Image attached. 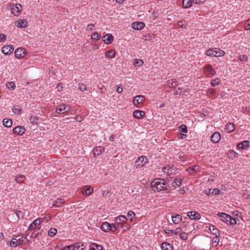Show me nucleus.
I'll return each mask as SVG.
<instances>
[{
	"instance_id": "nucleus-1",
	"label": "nucleus",
	"mask_w": 250,
	"mask_h": 250,
	"mask_svg": "<svg viewBox=\"0 0 250 250\" xmlns=\"http://www.w3.org/2000/svg\"><path fill=\"white\" fill-rule=\"evenodd\" d=\"M151 187L153 190H157L158 192L165 191L166 193H169L170 191V186L168 185L164 179H155L151 183Z\"/></svg>"
},
{
	"instance_id": "nucleus-2",
	"label": "nucleus",
	"mask_w": 250,
	"mask_h": 250,
	"mask_svg": "<svg viewBox=\"0 0 250 250\" xmlns=\"http://www.w3.org/2000/svg\"><path fill=\"white\" fill-rule=\"evenodd\" d=\"M218 216L220 217L221 220L231 225H234L237 223L235 218L232 217L230 215L224 212H219L218 214Z\"/></svg>"
},
{
	"instance_id": "nucleus-3",
	"label": "nucleus",
	"mask_w": 250,
	"mask_h": 250,
	"mask_svg": "<svg viewBox=\"0 0 250 250\" xmlns=\"http://www.w3.org/2000/svg\"><path fill=\"white\" fill-rule=\"evenodd\" d=\"M147 162V159L146 156H142L139 157L135 162V167L136 168H140L145 165Z\"/></svg>"
},
{
	"instance_id": "nucleus-4",
	"label": "nucleus",
	"mask_w": 250,
	"mask_h": 250,
	"mask_svg": "<svg viewBox=\"0 0 250 250\" xmlns=\"http://www.w3.org/2000/svg\"><path fill=\"white\" fill-rule=\"evenodd\" d=\"M70 109L67 108V106L66 104H62L58 105L56 109V112L58 113L64 114L69 112Z\"/></svg>"
},
{
	"instance_id": "nucleus-5",
	"label": "nucleus",
	"mask_w": 250,
	"mask_h": 250,
	"mask_svg": "<svg viewBox=\"0 0 250 250\" xmlns=\"http://www.w3.org/2000/svg\"><path fill=\"white\" fill-rule=\"evenodd\" d=\"M13 50L14 47L12 45H5L1 48L2 52L6 55H10L13 52Z\"/></svg>"
},
{
	"instance_id": "nucleus-6",
	"label": "nucleus",
	"mask_w": 250,
	"mask_h": 250,
	"mask_svg": "<svg viewBox=\"0 0 250 250\" xmlns=\"http://www.w3.org/2000/svg\"><path fill=\"white\" fill-rule=\"evenodd\" d=\"M43 222V219L42 218H38L35 219L28 227V230H31L34 229L35 227L39 226Z\"/></svg>"
},
{
	"instance_id": "nucleus-7",
	"label": "nucleus",
	"mask_w": 250,
	"mask_h": 250,
	"mask_svg": "<svg viewBox=\"0 0 250 250\" xmlns=\"http://www.w3.org/2000/svg\"><path fill=\"white\" fill-rule=\"evenodd\" d=\"M187 215L190 219L195 220H199L201 218L200 214L198 212L195 211H188Z\"/></svg>"
},
{
	"instance_id": "nucleus-8",
	"label": "nucleus",
	"mask_w": 250,
	"mask_h": 250,
	"mask_svg": "<svg viewBox=\"0 0 250 250\" xmlns=\"http://www.w3.org/2000/svg\"><path fill=\"white\" fill-rule=\"evenodd\" d=\"M145 26V24L141 21L139 22H134L131 24V27L134 29L137 30H141L144 28Z\"/></svg>"
},
{
	"instance_id": "nucleus-9",
	"label": "nucleus",
	"mask_w": 250,
	"mask_h": 250,
	"mask_svg": "<svg viewBox=\"0 0 250 250\" xmlns=\"http://www.w3.org/2000/svg\"><path fill=\"white\" fill-rule=\"evenodd\" d=\"M25 129L23 126H17L13 129V132L15 134L22 135L25 132Z\"/></svg>"
},
{
	"instance_id": "nucleus-10",
	"label": "nucleus",
	"mask_w": 250,
	"mask_h": 250,
	"mask_svg": "<svg viewBox=\"0 0 250 250\" xmlns=\"http://www.w3.org/2000/svg\"><path fill=\"white\" fill-rule=\"evenodd\" d=\"M204 71L208 75L213 76L215 74V70L212 68L210 64H207L204 68Z\"/></svg>"
},
{
	"instance_id": "nucleus-11",
	"label": "nucleus",
	"mask_w": 250,
	"mask_h": 250,
	"mask_svg": "<svg viewBox=\"0 0 250 250\" xmlns=\"http://www.w3.org/2000/svg\"><path fill=\"white\" fill-rule=\"evenodd\" d=\"M103 39L105 44H109L113 41L114 37L110 34H106L103 37Z\"/></svg>"
},
{
	"instance_id": "nucleus-12",
	"label": "nucleus",
	"mask_w": 250,
	"mask_h": 250,
	"mask_svg": "<svg viewBox=\"0 0 250 250\" xmlns=\"http://www.w3.org/2000/svg\"><path fill=\"white\" fill-rule=\"evenodd\" d=\"M25 54V50L23 48L16 49L15 51V55L18 58H22Z\"/></svg>"
},
{
	"instance_id": "nucleus-13",
	"label": "nucleus",
	"mask_w": 250,
	"mask_h": 250,
	"mask_svg": "<svg viewBox=\"0 0 250 250\" xmlns=\"http://www.w3.org/2000/svg\"><path fill=\"white\" fill-rule=\"evenodd\" d=\"M145 98L142 95H137L133 99V104L137 106L138 104H142L145 101Z\"/></svg>"
},
{
	"instance_id": "nucleus-14",
	"label": "nucleus",
	"mask_w": 250,
	"mask_h": 250,
	"mask_svg": "<svg viewBox=\"0 0 250 250\" xmlns=\"http://www.w3.org/2000/svg\"><path fill=\"white\" fill-rule=\"evenodd\" d=\"M22 5L20 4H16L15 6L12 8L11 12L15 16L18 15V13L21 11Z\"/></svg>"
},
{
	"instance_id": "nucleus-15",
	"label": "nucleus",
	"mask_w": 250,
	"mask_h": 250,
	"mask_svg": "<svg viewBox=\"0 0 250 250\" xmlns=\"http://www.w3.org/2000/svg\"><path fill=\"white\" fill-rule=\"evenodd\" d=\"M15 24L17 27L21 28H25L28 26L27 22L25 19L17 21L15 22Z\"/></svg>"
},
{
	"instance_id": "nucleus-16",
	"label": "nucleus",
	"mask_w": 250,
	"mask_h": 250,
	"mask_svg": "<svg viewBox=\"0 0 250 250\" xmlns=\"http://www.w3.org/2000/svg\"><path fill=\"white\" fill-rule=\"evenodd\" d=\"M104 146L95 147L92 150L93 155L95 157L100 155L102 153L104 152Z\"/></svg>"
},
{
	"instance_id": "nucleus-17",
	"label": "nucleus",
	"mask_w": 250,
	"mask_h": 250,
	"mask_svg": "<svg viewBox=\"0 0 250 250\" xmlns=\"http://www.w3.org/2000/svg\"><path fill=\"white\" fill-rule=\"evenodd\" d=\"M163 170L164 172L166 173L168 175L173 174L175 171V168L172 167H170L169 165H167L163 167Z\"/></svg>"
},
{
	"instance_id": "nucleus-18",
	"label": "nucleus",
	"mask_w": 250,
	"mask_h": 250,
	"mask_svg": "<svg viewBox=\"0 0 250 250\" xmlns=\"http://www.w3.org/2000/svg\"><path fill=\"white\" fill-rule=\"evenodd\" d=\"M221 139V134L218 132H214L211 136V141L214 143H217L219 142Z\"/></svg>"
},
{
	"instance_id": "nucleus-19",
	"label": "nucleus",
	"mask_w": 250,
	"mask_h": 250,
	"mask_svg": "<svg viewBox=\"0 0 250 250\" xmlns=\"http://www.w3.org/2000/svg\"><path fill=\"white\" fill-rule=\"evenodd\" d=\"M250 145L249 141H244L241 143H238L237 145V147L240 149L244 150L246 148L248 147Z\"/></svg>"
},
{
	"instance_id": "nucleus-20",
	"label": "nucleus",
	"mask_w": 250,
	"mask_h": 250,
	"mask_svg": "<svg viewBox=\"0 0 250 250\" xmlns=\"http://www.w3.org/2000/svg\"><path fill=\"white\" fill-rule=\"evenodd\" d=\"M161 248L162 250H173V249L172 245L167 242H163Z\"/></svg>"
},
{
	"instance_id": "nucleus-21",
	"label": "nucleus",
	"mask_w": 250,
	"mask_h": 250,
	"mask_svg": "<svg viewBox=\"0 0 250 250\" xmlns=\"http://www.w3.org/2000/svg\"><path fill=\"white\" fill-rule=\"evenodd\" d=\"M145 115V112L142 110H136L133 112V116L136 119H141L144 117Z\"/></svg>"
},
{
	"instance_id": "nucleus-22",
	"label": "nucleus",
	"mask_w": 250,
	"mask_h": 250,
	"mask_svg": "<svg viewBox=\"0 0 250 250\" xmlns=\"http://www.w3.org/2000/svg\"><path fill=\"white\" fill-rule=\"evenodd\" d=\"M110 225V224L107 222H104L101 226V229L104 232L110 231L111 228Z\"/></svg>"
},
{
	"instance_id": "nucleus-23",
	"label": "nucleus",
	"mask_w": 250,
	"mask_h": 250,
	"mask_svg": "<svg viewBox=\"0 0 250 250\" xmlns=\"http://www.w3.org/2000/svg\"><path fill=\"white\" fill-rule=\"evenodd\" d=\"M64 202L63 198H58L53 202L52 206L54 207H60Z\"/></svg>"
},
{
	"instance_id": "nucleus-24",
	"label": "nucleus",
	"mask_w": 250,
	"mask_h": 250,
	"mask_svg": "<svg viewBox=\"0 0 250 250\" xmlns=\"http://www.w3.org/2000/svg\"><path fill=\"white\" fill-rule=\"evenodd\" d=\"M209 229L211 232L215 236L220 235L219 229L213 225H210Z\"/></svg>"
},
{
	"instance_id": "nucleus-25",
	"label": "nucleus",
	"mask_w": 250,
	"mask_h": 250,
	"mask_svg": "<svg viewBox=\"0 0 250 250\" xmlns=\"http://www.w3.org/2000/svg\"><path fill=\"white\" fill-rule=\"evenodd\" d=\"M3 125L7 127H10L12 125L13 121L10 119L5 118L2 121Z\"/></svg>"
},
{
	"instance_id": "nucleus-26",
	"label": "nucleus",
	"mask_w": 250,
	"mask_h": 250,
	"mask_svg": "<svg viewBox=\"0 0 250 250\" xmlns=\"http://www.w3.org/2000/svg\"><path fill=\"white\" fill-rule=\"evenodd\" d=\"M182 220V216L180 214H176L175 216H172V220L175 224H178L181 222Z\"/></svg>"
},
{
	"instance_id": "nucleus-27",
	"label": "nucleus",
	"mask_w": 250,
	"mask_h": 250,
	"mask_svg": "<svg viewBox=\"0 0 250 250\" xmlns=\"http://www.w3.org/2000/svg\"><path fill=\"white\" fill-rule=\"evenodd\" d=\"M214 48L215 50V51H214V52L215 54V56L216 57H222V56H223L225 55V53L223 50H221L220 48Z\"/></svg>"
},
{
	"instance_id": "nucleus-28",
	"label": "nucleus",
	"mask_w": 250,
	"mask_h": 250,
	"mask_svg": "<svg viewBox=\"0 0 250 250\" xmlns=\"http://www.w3.org/2000/svg\"><path fill=\"white\" fill-rule=\"evenodd\" d=\"M127 217L125 215H120L115 219V222L118 224V223L125 222L127 221Z\"/></svg>"
},
{
	"instance_id": "nucleus-29",
	"label": "nucleus",
	"mask_w": 250,
	"mask_h": 250,
	"mask_svg": "<svg viewBox=\"0 0 250 250\" xmlns=\"http://www.w3.org/2000/svg\"><path fill=\"white\" fill-rule=\"evenodd\" d=\"M235 128V125L233 123H229L227 124L225 129L228 132H232Z\"/></svg>"
},
{
	"instance_id": "nucleus-30",
	"label": "nucleus",
	"mask_w": 250,
	"mask_h": 250,
	"mask_svg": "<svg viewBox=\"0 0 250 250\" xmlns=\"http://www.w3.org/2000/svg\"><path fill=\"white\" fill-rule=\"evenodd\" d=\"M118 227H121L123 229L124 231H126L130 228V225L126 223V222L123 223L120 222V223L118 224Z\"/></svg>"
},
{
	"instance_id": "nucleus-31",
	"label": "nucleus",
	"mask_w": 250,
	"mask_h": 250,
	"mask_svg": "<svg viewBox=\"0 0 250 250\" xmlns=\"http://www.w3.org/2000/svg\"><path fill=\"white\" fill-rule=\"evenodd\" d=\"M191 0H183L182 5L184 8H188L192 5Z\"/></svg>"
},
{
	"instance_id": "nucleus-32",
	"label": "nucleus",
	"mask_w": 250,
	"mask_h": 250,
	"mask_svg": "<svg viewBox=\"0 0 250 250\" xmlns=\"http://www.w3.org/2000/svg\"><path fill=\"white\" fill-rule=\"evenodd\" d=\"M182 182V179L176 178L172 183V186L174 187V189L176 188V186L180 187Z\"/></svg>"
},
{
	"instance_id": "nucleus-33",
	"label": "nucleus",
	"mask_w": 250,
	"mask_h": 250,
	"mask_svg": "<svg viewBox=\"0 0 250 250\" xmlns=\"http://www.w3.org/2000/svg\"><path fill=\"white\" fill-rule=\"evenodd\" d=\"M115 51L114 50H110L106 51L105 53V56L106 58L112 59L115 57Z\"/></svg>"
},
{
	"instance_id": "nucleus-34",
	"label": "nucleus",
	"mask_w": 250,
	"mask_h": 250,
	"mask_svg": "<svg viewBox=\"0 0 250 250\" xmlns=\"http://www.w3.org/2000/svg\"><path fill=\"white\" fill-rule=\"evenodd\" d=\"M167 85L170 87H175L178 84L176 79H172L167 81Z\"/></svg>"
},
{
	"instance_id": "nucleus-35",
	"label": "nucleus",
	"mask_w": 250,
	"mask_h": 250,
	"mask_svg": "<svg viewBox=\"0 0 250 250\" xmlns=\"http://www.w3.org/2000/svg\"><path fill=\"white\" fill-rule=\"evenodd\" d=\"M186 170L187 172H188L189 173H190V174H192V173H190V171L195 172V171H199L200 170H199V167H197L196 166H193L190 167H188L186 169Z\"/></svg>"
},
{
	"instance_id": "nucleus-36",
	"label": "nucleus",
	"mask_w": 250,
	"mask_h": 250,
	"mask_svg": "<svg viewBox=\"0 0 250 250\" xmlns=\"http://www.w3.org/2000/svg\"><path fill=\"white\" fill-rule=\"evenodd\" d=\"M12 110L13 112H14L15 114H21L22 113V110L20 108V106L19 105H15L14 106Z\"/></svg>"
},
{
	"instance_id": "nucleus-37",
	"label": "nucleus",
	"mask_w": 250,
	"mask_h": 250,
	"mask_svg": "<svg viewBox=\"0 0 250 250\" xmlns=\"http://www.w3.org/2000/svg\"><path fill=\"white\" fill-rule=\"evenodd\" d=\"M83 246V243L81 242L76 243L75 245L73 246V250H83V248H81Z\"/></svg>"
},
{
	"instance_id": "nucleus-38",
	"label": "nucleus",
	"mask_w": 250,
	"mask_h": 250,
	"mask_svg": "<svg viewBox=\"0 0 250 250\" xmlns=\"http://www.w3.org/2000/svg\"><path fill=\"white\" fill-rule=\"evenodd\" d=\"M178 130L179 131L183 133H187L188 129L187 127L185 125H181L178 127Z\"/></svg>"
},
{
	"instance_id": "nucleus-39",
	"label": "nucleus",
	"mask_w": 250,
	"mask_h": 250,
	"mask_svg": "<svg viewBox=\"0 0 250 250\" xmlns=\"http://www.w3.org/2000/svg\"><path fill=\"white\" fill-rule=\"evenodd\" d=\"M214 51H215L214 48L208 49L206 52V55L208 56L215 57Z\"/></svg>"
},
{
	"instance_id": "nucleus-40",
	"label": "nucleus",
	"mask_w": 250,
	"mask_h": 250,
	"mask_svg": "<svg viewBox=\"0 0 250 250\" xmlns=\"http://www.w3.org/2000/svg\"><path fill=\"white\" fill-rule=\"evenodd\" d=\"M29 120L31 124L33 125H38V118L37 117L31 116Z\"/></svg>"
},
{
	"instance_id": "nucleus-41",
	"label": "nucleus",
	"mask_w": 250,
	"mask_h": 250,
	"mask_svg": "<svg viewBox=\"0 0 250 250\" xmlns=\"http://www.w3.org/2000/svg\"><path fill=\"white\" fill-rule=\"evenodd\" d=\"M6 86L8 89H11L12 90L15 89L16 87L15 83L13 82H8L6 84Z\"/></svg>"
},
{
	"instance_id": "nucleus-42",
	"label": "nucleus",
	"mask_w": 250,
	"mask_h": 250,
	"mask_svg": "<svg viewBox=\"0 0 250 250\" xmlns=\"http://www.w3.org/2000/svg\"><path fill=\"white\" fill-rule=\"evenodd\" d=\"M57 232V230L55 228H51L49 229V230L48 232V234L50 236H54L56 234Z\"/></svg>"
},
{
	"instance_id": "nucleus-43",
	"label": "nucleus",
	"mask_w": 250,
	"mask_h": 250,
	"mask_svg": "<svg viewBox=\"0 0 250 250\" xmlns=\"http://www.w3.org/2000/svg\"><path fill=\"white\" fill-rule=\"evenodd\" d=\"M220 194V191L217 188H214L213 189H209L208 194H212L214 195H219Z\"/></svg>"
},
{
	"instance_id": "nucleus-44",
	"label": "nucleus",
	"mask_w": 250,
	"mask_h": 250,
	"mask_svg": "<svg viewBox=\"0 0 250 250\" xmlns=\"http://www.w3.org/2000/svg\"><path fill=\"white\" fill-rule=\"evenodd\" d=\"M229 158H231V159L235 158L237 155V153H236L234 150H229L228 153Z\"/></svg>"
},
{
	"instance_id": "nucleus-45",
	"label": "nucleus",
	"mask_w": 250,
	"mask_h": 250,
	"mask_svg": "<svg viewBox=\"0 0 250 250\" xmlns=\"http://www.w3.org/2000/svg\"><path fill=\"white\" fill-rule=\"evenodd\" d=\"M79 89L82 92L87 90V86L85 84L80 83L79 84Z\"/></svg>"
},
{
	"instance_id": "nucleus-46",
	"label": "nucleus",
	"mask_w": 250,
	"mask_h": 250,
	"mask_svg": "<svg viewBox=\"0 0 250 250\" xmlns=\"http://www.w3.org/2000/svg\"><path fill=\"white\" fill-rule=\"evenodd\" d=\"M220 83L219 79L218 78L214 79L211 80V84L212 86H215Z\"/></svg>"
},
{
	"instance_id": "nucleus-47",
	"label": "nucleus",
	"mask_w": 250,
	"mask_h": 250,
	"mask_svg": "<svg viewBox=\"0 0 250 250\" xmlns=\"http://www.w3.org/2000/svg\"><path fill=\"white\" fill-rule=\"evenodd\" d=\"M93 189L91 188H87L84 191H83V194L88 195L93 192Z\"/></svg>"
},
{
	"instance_id": "nucleus-48",
	"label": "nucleus",
	"mask_w": 250,
	"mask_h": 250,
	"mask_svg": "<svg viewBox=\"0 0 250 250\" xmlns=\"http://www.w3.org/2000/svg\"><path fill=\"white\" fill-rule=\"evenodd\" d=\"M219 236H215V237L212 239V243L215 244L214 246L216 247L218 245L219 242Z\"/></svg>"
},
{
	"instance_id": "nucleus-49",
	"label": "nucleus",
	"mask_w": 250,
	"mask_h": 250,
	"mask_svg": "<svg viewBox=\"0 0 250 250\" xmlns=\"http://www.w3.org/2000/svg\"><path fill=\"white\" fill-rule=\"evenodd\" d=\"M42 235L41 232H39L37 231V230H36L34 231V232L32 233V234L30 236V237L33 238H35L38 237L39 235Z\"/></svg>"
},
{
	"instance_id": "nucleus-50",
	"label": "nucleus",
	"mask_w": 250,
	"mask_h": 250,
	"mask_svg": "<svg viewBox=\"0 0 250 250\" xmlns=\"http://www.w3.org/2000/svg\"><path fill=\"white\" fill-rule=\"evenodd\" d=\"M179 237L181 239L186 240L188 239V233L185 232L180 233L179 234Z\"/></svg>"
},
{
	"instance_id": "nucleus-51",
	"label": "nucleus",
	"mask_w": 250,
	"mask_h": 250,
	"mask_svg": "<svg viewBox=\"0 0 250 250\" xmlns=\"http://www.w3.org/2000/svg\"><path fill=\"white\" fill-rule=\"evenodd\" d=\"M91 36L92 39L94 40L95 41L98 40L99 38L101 37L100 35L96 32L93 33Z\"/></svg>"
},
{
	"instance_id": "nucleus-52",
	"label": "nucleus",
	"mask_w": 250,
	"mask_h": 250,
	"mask_svg": "<svg viewBox=\"0 0 250 250\" xmlns=\"http://www.w3.org/2000/svg\"><path fill=\"white\" fill-rule=\"evenodd\" d=\"M127 216L130 218V220L131 221H133V218L135 216V214L134 212L132 210H129L127 212Z\"/></svg>"
},
{
	"instance_id": "nucleus-53",
	"label": "nucleus",
	"mask_w": 250,
	"mask_h": 250,
	"mask_svg": "<svg viewBox=\"0 0 250 250\" xmlns=\"http://www.w3.org/2000/svg\"><path fill=\"white\" fill-rule=\"evenodd\" d=\"M25 176L21 175L19 177H17V179H16V180L17 182L21 183L23 182V181L25 180Z\"/></svg>"
},
{
	"instance_id": "nucleus-54",
	"label": "nucleus",
	"mask_w": 250,
	"mask_h": 250,
	"mask_svg": "<svg viewBox=\"0 0 250 250\" xmlns=\"http://www.w3.org/2000/svg\"><path fill=\"white\" fill-rule=\"evenodd\" d=\"M10 246L12 247H16L18 246V241L16 239H13L10 242Z\"/></svg>"
},
{
	"instance_id": "nucleus-55",
	"label": "nucleus",
	"mask_w": 250,
	"mask_h": 250,
	"mask_svg": "<svg viewBox=\"0 0 250 250\" xmlns=\"http://www.w3.org/2000/svg\"><path fill=\"white\" fill-rule=\"evenodd\" d=\"M110 226L111 227L110 231L114 232L118 228V224L117 225L115 224H110Z\"/></svg>"
},
{
	"instance_id": "nucleus-56",
	"label": "nucleus",
	"mask_w": 250,
	"mask_h": 250,
	"mask_svg": "<svg viewBox=\"0 0 250 250\" xmlns=\"http://www.w3.org/2000/svg\"><path fill=\"white\" fill-rule=\"evenodd\" d=\"M18 219L22 218L23 217V214L21 210H16L15 211Z\"/></svg>"
},
{
	"instance_id": "nucleus-57",
	"label": "nucleus",
	"mask_w": 250,
	"mask_h": 250,
	"mask_svg": "<svg viewBox=\"0 0 250 250\" xmlns=\"http://www.w3.org/2000/svg\"><path fill=\"white\" fill-rule=\"evenodd\" d=\"M245 28L246 30H250V19L246 21L245 24Z\"/></svg>"
},
{
	"instance_id": "nucleus-58",
	"label": "nucleus",
	"mask_w": 250,
	"mask_h": 250,
	"mask_svg": "<svg viewBox=\"0 0 250 250\" xmlns=\"http://www.w3.org/2000/svg\"><path fill=\"white\" fill-rule=\"evenodd\" d=\"M239 59L241 62L244 61H247L248 60V58L246 55H242L239 56Z\"/></svg>"
},
{
	"instance_id": "nucleus-59",
	"label": "nucleus",
	"mask_w": 250,
	"mask_h": 250,
	"mask_svg": "<svg viewBox=\"0 0 250 250\" xmlns=\"http://www.w3.org/2000/svg\"><path fill=\"white\" fill-rule=\"evenodd\" d=\"M92 245H94L96 247V250H103V248L102 246L95 244V243H92Z\"/></svg>"
},
{
	"instance_id": "nucleus-60",
	"label": "nucleus",
	"mask_w": 250,
	"mask_h": 250,
	"mask_svg": "<svg viewBox=\"0 0 250 250\" xmlns=\"http://www.w3.org/2000/svg\"><path fill=\"white\" fill-rule=\"evenodd\" d=\"M6 40V36L3 34H0V42H3Z\"/></svg>"
},
{
	"instance_id": "nucleus-61",
	"label": "nucleus",
	"mask_w": 250,
	"mask_h": 250,
	"mask_svg": "<svg viewBox=\"0 0 250 250\" xmlns=\"http://www.w3.org/2000/svg\"><path fill=\"white\" fill-rule=\"evenodd\" d=\"M206 0H193V3L195 4L203 3L205 2Z\"/></svg>"
},
{
	"instance_id": "nucleus-62",
	"label": "nucleus",
	"mask_w": 250,
	"mask_h": 250,
	"mask_svg": "<svg viewBox=\"0 0 250 250\" xmlns=\"http://www.w3.org/2000/svg\"><path fill=\"white\" fill-rule=\"evenodd\" d=\"M94 24L93 23H89L87 25V30L92 31L93 30V27H94Z\"/></svg>"
},
{
	"instance_id": "nucleus-63",
	"label": "nucleus",
	"mask_w": 250,
	"mask_h": 250,
	"mask_svg": "<svg viewBox=\"0 0 250 250\" xmlns=\"http://www.w3.org/2000/svg\"><path fill=\"white\" fill-rule=\"evenodd\" d=\"M185 23V21L184 20H182L178 22V24L180 27H182Z\"/></svg>"
},
{
	"instance_id": "nucleus-64",
	"label": "nucleus",
	"mask_w": 250,
	"mask_h": 250,
	"mask_svg": "<svg viewBox=\"0 0 250 250\" xmlns=\"http://www.w3.org/2000/svg\"><path fill=\"white\" fill-rule=\"evenodd\" d=\"M208 92L211 95H215V90L213 88H210L208 89Z\"/></svg>"
}]
</instances>
